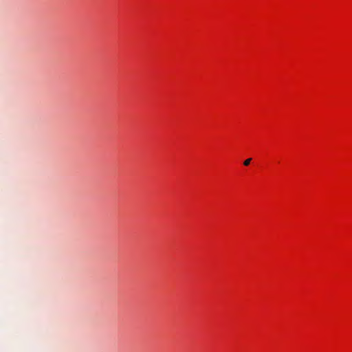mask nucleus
Returning <instances> with one entry per match:
<instances>
[{
	"instance_id": "f257e3e1",
	"label": "nucleus",
	"mask_w": 352,
	"mask_h": 352,
	"mask_svg": "<svg viewBox=\"0 0 352 352\" xmlns=\"http://www.w3.org/2000/svg\"><path fill=\"white\" fill-rule=\"evenodd\" d=\"M252 159L251 158H249V159H247L244 161L243 162V164L245 166H248L250 164V162H251Z\"/></svg>"
}]
</instances>
